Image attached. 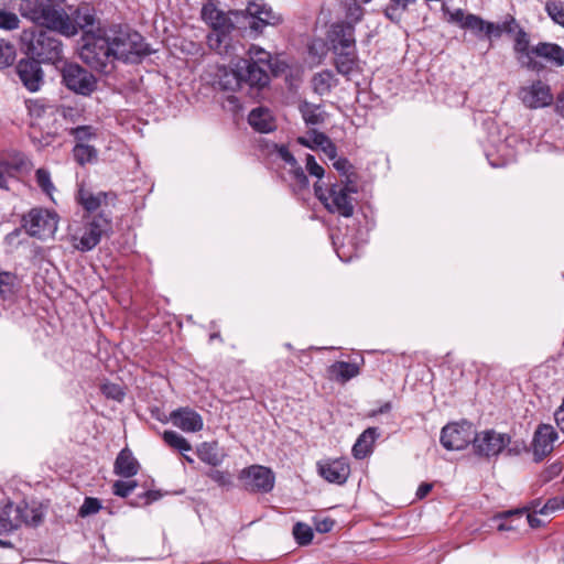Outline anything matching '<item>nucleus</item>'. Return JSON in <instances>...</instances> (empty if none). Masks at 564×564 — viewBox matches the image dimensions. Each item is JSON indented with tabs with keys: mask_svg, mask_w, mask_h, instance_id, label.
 Wrapping results in <instances>:
<instances>
[{
	"mask_svg": "<svg viewBox=\"0 0 564 564\" xmlns=\"http://www.w3.org/2000/svg\"><path fill=\"white\" fill-rule=\"evenodd\" d=\"M275 152L278 156L284 161L290 167H294L297 163L294 155L290 152L289 147L286 144H274Z\"/></svg>",
	"mask_w": 564,
	"mask_h": 564,
	"instance_id": "obj_60",
	"label": "nucleus"
},
{
	"mask_svg": "<svg viewBox=\"0 0 564 564\" xmlns=\"http://www.w3.org/2000/svg\"><path fill=\"white\" fill-rule=\"evenodd\" d=\"M545 12L550 19L564 28V2L561 0H549L545 3Z\"/></svg>",
	"mask_w": 564,
	"mask_h": 564,
	"instance_id": "obj_43",
	"label": "nucleus"
},
{
	"mask_svg": "<svg viewBox=\"0 0 564 564\" xmlns=\"http://www.w3.org/2000/svg\"><path fill=\"white\" fill-rule=\"evenodd\" d=\"M229 33L215 32L207 36V44L212 50H215L220 55L228 54V46L225 44Z\"/></svg>",
	"mask_w": 564,
	"mask_h": 564,
	"instance_id": "obj_49",
	"label": "nucleus"
},
{
	"mask_svg": "<svg viewBox=\"0 0 564 564\" xmlns=\"http://www.w3.org/2000/svg\"><path fill=\"white\" fill-rule=\"evenodd\" d=\"M364 17V8L356 2V0H352L346 4V18L349 20L348 22H351L354 25L361 21Z\"/></svg>",
	"mask_w": 564,
	"mask_h": 564,
	"instance_id": "obj_55",
	"label": "nucleus"
},
{
	"mask_svg": "<svg viewBox=\"0 0 564 564\" xmlns=\"http://www.w3.org/2000/svg\"><path fill=\"white\" fill-rule=\"evenodd\" d=\"M230 15L243 17L242 10H230L228 13L218 8V0H207L200 10L202 20L215 32L230 33L235 29Z\"/></svg>",
	"mask_w": 564,
	"mask_h": 564,
	"instance_id": "obj_14",
	"label": "nucleus"
},
{
	"mask_svg": "<svg viewBox=\"0 0 564 564\" xmlns=\"http://www.w3.org/2000/svg\"><path fill=\"white\" fill-rule=\"evenodd\" d=\"M272 74L278 77L280 73H221L218 86L224 91H242L250 98H257L261 90L269 86Z\"/></svg>",
	"mask_w": 564,
	"mask_h": 564,
	"instance_id": "obj_6",
	"label": "nucleus"
},
{
	"mask_svg": "<svg viewBox=\"0 0 564 564\" xmlns=\"http://www.w3.org/2000/svg\"><path fill=\"white\" fill-rule=\"evenodd\" d=\"M314 528L318 533H328L333 530L336 521L330 517H315L313 519Z\"/></svg>",
	"mask_w": 564,
	"mask_h": 564,
	"instance_id": "obj_58",
	"label": "nucleus"
},
{
	"mask_svg": "<svg viewBox=\"0 0 564 564\" xmlns=\"http://www.w3.org/2000/svg\"><path fill=\"white\" fill-rule=\"evenodd\" d=\"M11 163H12L11 167L15 172V174L29 170V166L31 165V162L29 161V159L23 153H20V152L15 153L11 158Z\"/></svg>",
	"mask_w": 564,
	"mask_h": 564,
	"instance_id": "obj_61",
	"label": "nucleus"
},
{
	"mask_svg": "<svg viewBox=\"0 0 564 564\" xmlns=\"http://www.w3.org/2000/svg\"><path fill=\"white\" fill-rule=\"evenodd\" d=\"M15 57V47L11 43L0 40V69L10 67Z\"/></svg>",
	"mask_w": 564,
	"mask_h": 564,
	"instance_id": "obj_48",
	"label": "nucleus"
},
{
	"mask_svg": "<svg viewBox=\"0 0 564 564\" xmlns=\"http://www.w3.org/2000/svg\"><path fill=\"white\" fill-rule=\"evenodd\" d=\"M22 58L15 70H42L41 64H52L57 70H84L79 65L63 62L62 42L48 31L36 26L24 29L20 35Z\"/></svg>",
	"mask_w": 564,
	"mask_h": 564,
	"instance_id": "obj_1",
	"label": "nucleus"
},
{
	"mask_svg": "<svg viewBox=\"0 0 564 564\" xmlns=\"http://www.w3.org/2000/svg\"><path fill=\"white\" fill-rule=\"evenodd\" d=\"M248 123L260 133H270L276 129L271 111L265 107H257L248 115Z\"/></svg>",
	"mask_w": 564,
	"mask_h": 564,
	"instance_id": "obj_25",
	"label": "nucleus"
},
{
	"mask_svg": "<svg viewBox=\"0 0 564 564\" xmlns=\"http://www.w3.org/2000/svg\"><path fill=\"white\" fill-rule=\"evenodd\" d=\"M20 19L19 17L11 11L0 10V30L3 31H13L19 29Z\"/></svg>",
	"mask_w": 564,
	"mask_h": 564,
	"instance_id": "obj_52",
	"label": "nucleus"
},
{
	"mask_svg": "<svg viewBox=\"0 0 564 564\" xmlns=\"http://www.w3.org/2000/svg\"><path fill=\"white\" fill-rule=\"evenodd\" d=\"M314 193L318 200L332 214H338L345 218L354 215V198L351 194L357 193V185L347 176L346 183L329 184L324 187L317 181L314 184Z\"/></svg>",
	"mask_w": 564,
	"mask_h": 564,
	"instance_id": "obj_5",
	"label": "nucleus"
},
{
	"mask_svg": "<svg viewBox=\"0 0 564 564\" xmlns=\"http://www.w3.org/2000/svg\"><path fill=\"white\" fill-rule=\"evenodd\" d=\"M475 432L473 424L466 420L448 423L442 429L440 441L448 451H460L473 445Z\"/></svg>",
	"mask_w": 564,
	"mask_h": 564,
	"instance_id": "obj_12",
	"label": "nucleus"
},
{
	"mask_svg": "<svg viewBox=\"0 0 564 564\" xmlns=\"http://www.w3.org/2000/svg\"><path fill=\"white\" fill-rule=\"evenodd\" d=\"M100 392L105 398L117 402H121L126 397L123 387L110 381H105L100 384Z\"/></svg>",
	"mask_w": 564,
	"mask_h": 564,
	"instance_id": "obj_45",
	"label": "nucleus"
},
{
	"mask_svg": "<svg viewBox=\"0 0 564 564\" xmlns=\"http://www.w3.org/2000/svg\"><path fill=\"white\" fill-rule=\"evenodd\" d=\"M172 424L184 432L195 433L203 429V417L189 406H181L170 414Z\"/></svg>",
	"mask_w": 564,
	"mask_h": 564,
	"instance_id": "obj_20",
	"label": "nucleus"
},
{
	"mask_svg": "<svg viewBox=\"0 0 564 564\" xmlns=\"http://www.w3.org/2000/svg\"><path fill=\"white\" fill-rule=\"evenodd\" d=\"M65 86L83 96H89L97 88L94 73H62Z\"/></svg>",
	"mask_w": 564,
	"mask_h": 564,
	"instance_id": "obj_22",
	"label": "nucleus"
},
{
	"mask_svg": "<svg viewBox=\"0 0 564 564\" xmlns=\"http://www.w3.org/2000/svg\"><path fill=\"white\" fill-rule=\"evenodd\" d=\"M18 505L8 501L3 507H0V534L9 533L19 529Z\"/></svg>",
	"mask_w": 564,
	"mask_h": 564,
	"instance_id": "obj_33",
	"label": "nucleus"
},
{
	"mask_svg": "<svg viewBox=\"0 0 564 564\" xmlns=\"http://www.w3.org/2000/svg\"><path fill=\"white\" fill-rule=\"evenodd\" d=\"M305 165H306V170L307 172L312 175V176H315L317 178H322L324 176V173H325V170L322 165H319L316 160H315V156L312 155V154H306V159H305Z\"/></svg>",
	"mask_w": 564,
	"mask_h": 564,
	"instance_id": "obj_59",
	"label": "nucleus"
},
{
	"mask_svg": "<svg viewBox=\"0 0 564 564\" xmlns=\"http://www.w3.org/2000/svg\"><path fill=\"white\" fill-rule=\"evenodd\" d=\"M540 499H534L530 502L529 506L517 508L513 510H508L505 512L499 513L496 518L500 521L497 529L499 531H511V530H518L519 524L516 523L517 521H522V518L525 513H534L539 514V511L541 506Z\"/></svg>",
	"mask_w": 564,
	"mask_h": 564,
	"instance_id": "obj_19",
	"label": "nucleus"
},
{
	"mask_svg": "<svg viewBox=\"0 0 564 564\" xmlns=\"http://www.w3.org/2000/svg\"><path fill=\"white\" fill-rule=\"evenodd\" d=\"M238 479L245 490L251 494H269L274 488L275 476L271 468L251 465L239 471Z\"/></svg>",
	"mask_w": 564,
	"mask_h": 564,
	"instance_id": "obj_9",
	"label": "nucleus"
},
{
	"mask_svg": "<svg viewBox=\"0 0 564 564\" xmlns=\"http://www.w3.org/2000/svg\"><path fill=\"white\" fill-rule=\"evenodd\" d=\"M289 174L292 178L290 187L295 195L308 189V177L306 176L303 167L299 163H296L294 167H290Z\"/></svg>",
	"mask_w": 564,
	"mask_h": 564,
	"instance_id": "obj_37",
	"label": "nucleus"
},
{
	"mask_svg": "<svg viewBox=\"0 0 564 564\" xmlns=\"http://www.w3.org/2000/svg\"><path fill=\"white\" fill-rule=\"evenodd\" d=\"M319 108L321 106L311 104L306 100H303L299 105V110L307 126H317L325 121V115L319 111Z\"/></svg>",
	"mask_w": 564,
	"mask_h": 564,
	"instance_id": "obj_35",
	"label": "nucleus"
},
{
	"mask_svg": "<svg viewBox=\"0 0 564 564\" xmlns=\"http://www.w3.org/2000/svg\"><path fill=\"white\" fill-rule=\"evenodd\" d=\"M337 79L334 73H315L312 78L314 91L318 95H325L336 85Z\"/></svg>",
	"mask_w": 564,
	"mask_h": 564,
	"instance_id": "obj_39",
	"label": "nucleus"
},
{
	"mask_svg": "<svg viewBox=\"0 0 564 564\" xmlns=\"http://www.w3.org/2000/svg\"><path fill=\"white\" fill-rule=\"evenodd\" d=\"M518 96L522 104L530 109L545 108L554 102V95L550 85L540 79L522 86Z\"/></svg>",
	"mask_w": 564,
	"mask_h": 564,
	"instance_id": "obj_16",
	"label": "nucleus"
},
{
	"mask_svg": "<svg viewBox=\"0 0 564 564\" xmlns=\"http://www.w3.org/2000/svg\"><path fill=\"white\" fill-rule=\"evenodd\" d=\"M556 438L557 433L552 425L540 424L533 437L535 452L541 451L543 454L550 453Z\"/></svg>",
	"mask_w": 564,
	"mask_h": 564,
	"instance_id": "obj_28",
	"label": "nucleus"
},
{
	"mask_svg": "<svg viewBox=\"0 0 564 564\" xmlns=\"http://www.w3.org/2000/svg\"><path fill=\"white\" fill-rule=\"evenodd\" d=\"M163 440L170 447L181 453L192 451L189 442L175 431H165L163 433Z\"/></svg>",
	"mask_w": 564,
	"mask_h": 564,
	"instance_id": "obj_41",
	"label": "nucleus"
},
{
	"mask_svg": "<svg viewBox=\"0 0 564 564\" xmlns=\"http://www.w3.org/2000/svg\"><path fill=\"white\" fill-rule=\"evenodd\" d=\"M101 509V502L98 498L86 497L83 505L78 510V516L82 518L97 513Z\"/></svg>",
	"mask_w": 564,
	"mask_h": 564,
	"instance_id": "obj_54",
	"label": "nucleus"
},
{
	"mask_svg": "<svg viewBox=\"0 0 564 564\" xmlns=\"http://www.w3.org/2000/svg\"><path fill=\"white\" fill-rule=\"evenodd\" d=\"M137 487L135 480H116L112 484V494L120 498H128Z\"/></svg>",
	"mask_w": 564,
	"mask_h": 564,
	"instance_id": "obj_51",
	"label": "nucleus"
},
{
	"mask_svg": "<svg viewBox=\"0 0 564 564\" xmlns=\"http://www.w3.org/2000/svg\"><path fill=\"white\" fill-rule=\"evenodd\" d=\"M140 470V463L129 447L122 448L115 460L113 473L122 478H131Z\"/></svg>",
	"mask_w": 564,
	"mask_h": 564,
	"instance_id": "obj_24",
	"label": "nucleus"
},
{
	"mask_svg": "<svg viewBox=\"0 0 564 564\" xmlns=\"http://www.w3.org/2000/svg\"><path fill=\"white\" fill-rule=\"evenodd\" d=\"M206 475L219 487L229 488L232 486L231 474L227 470L210 469Z\"/></svg>",
	"mask_w": 564,
	"mask_h": 564,
	"instance_id": "obj_53",
	"label": "nucleus"
},
{
	"mask_svg": "<svg viewBox=\"0 0 564 564\" xmlns=\"http://www.w3.org/2000/svg\"><path fill=\"white\" fill-rule=\"evenodd\" d=\"M163 497L160 490H145L131 499L128 503L131 507L140 508L149 506Z\"/></svg>",
	"mask_w": 564,
	"mask_h": 564,
	"instance_id": "obj_44",
	"label": "nucleus"
},
{
	"mask_svg": "<svg viewBox=\"0 0 564 564\" xmlns=\"http://www.w3.org/2000/svg\"><path fill=\"white\" fill-rule=\"evenodd\" d=\"M25 106L29 116L34 120L42 119L46 113H55V106L47 105L44 99H28Z\"/></svg>",
	"mask_w": 564,
	"mask_h": 564,
	"instance_id": "obj_38",
	"label": "nucleus"
},
{
	"mask_svg": "<svg viewBox=\"0 0 564 564\" xmlns=\"http://www.w3.org/2000/svg\"><path fill=\"white\" fill-rule=\"evenodd\" d=\"M247 58H238L230 70H285V66L260 46L251 45Z\"/></svg>",
	"mask_w": 564,
	"mask_h": 564,
	"instance_id": "obj_13",
	"label": "nucleus"
},
{
	"mask_svg": "<svg viewBox=\"0 0 564 564\" xmlns=\"http://www.w3.org/2000/svg\"><path fill=\"white\" fill-rule=\"evenodd\" d=\"M35 181L37 186L42 189L46 195H52L55 191V186L51 180V174L46 169H37L35 172Z\"/></svg>",
	"mask_w": 564,
	"mask_h": 564,
	"instance_id": "obj_50",
	"label": "nucleus"
},
{
	"mask_svg": "<svg viewBox=\"0 0 564 564\" xmlns=\"http://www.w3.org/2000/svg\"><path fill=\"white\" fill-rule=\"evenodd\" d=\"M293 536L299 545H308L314 538L313 529L304 522H296L293 527Z\"/></svg>",
	"mask_w": 564,
	"mask_h": 564,
	"instance_id": "obj_42",
	"label": "nucleus"
},
{
	"mask_svg": "<svg viewBox=\"0 0 564 564\" xmlns=\"http://www.w3.org/2000/svg\"><path fill=\"white\" fill-rule=\"evenodd\" d=\"M326 42L334 55L336 70L360 69L355 26L351 22L337 21L332 23L326 33Z\"/></svg>",
	"mask_w": 564,
	"mask_h": 564,
	"instance_id": "obj_4",
	"label": "nucleus"
},
{
	"mask_svg": "<svg viewBox=\"0 0 564 564\" xmlns=\"http://www.w3.org/2000/svg\"><path fill=\"white\" fill-rule=\"evenodd\" d=\"M42 26L65 36H74L79 30L84 31V34L96 32L99 21L96 9L87 2H82L70 10L69 14L65 10L52 6Z\"/></svg>",
	"mask_w": 564,
	"mask_h": 564,
	"instance_id": "obj_2",
	"label": "nucleus"
},
{
	"mask_svg": "<svg viewBox=\"0 0 564 564\" xmlns=\"http://www.w3.org/2000/svg\"><path fill=\"white\" fill-rule=\"evenodd\" d=\"M111 193L99 192L94 194L83 185L79 186L76 195L77 203L88 213L96 212Z\"/></svg>",
	"mask_w": 564,
	"mask_h": 564,
	"instance_id": "obj_29",
	"label": "nucleus"
},
{
	"mask_svg": "<svg viewBox=\"0 0 564 564\" xmlns=\"http://www.w3.org/2000/svg\"><path fill=\"white\" fill-rule=\"evenodd\" d=\"M18 514L19 528L22 524L28 527H37L43 522V512L37 507H30L26 501H21L18 503V510H15Z\"/></svg>",
	"mask_w": 564,
	"mask_h": 564,
	"instance_id": "obj_32",
	"label": "nucleus"
},
{
	"mask_svg": "<svg viewBox=\"0 0 564 564\" xmlns=\"http://www.w3.org/2000/svg\"><path fill=\"white\" fill-rule=\"evenodd\" d=\"M317 471L327 482L344 485L350 475V465L346 458H328L317 463Z\"/></svg>",
	"mask_w": 564,
	"mask_h": 564,
	"instance_id": "obj_18",
	"label": "nucleus"
},
{
	"mask_svg": "<svg viewBox=\"0 0 564 564\" xmlns=\"http://www.w3.org/2000/svg\"><path fill=\"white\" fill-rule=\"evenodd\" d=\"M23 86L31 93L37 91L44 84V73H17Z\"/></svg>",
	"mask_w": 564,
	"mask_h": 564,
	"instance_id": "obj_46",
	"label": "nucleus"
},
{
	"mask_svg": "<svg viewBox=\"0 0 564 564\" xmlns=\"http://www.w3.org/2000/svg\"><path fill=\"white\" fill-rule=\"evenodd\" d=\"M498 29H495L492 35L500 36L501 32H506L508 34H514L518 31V28H521L513 17H510L509 20L505 21L502 25H497Z\"/></svg>",
	"mask_w": 564,
	"mask_h": 564,
	"instance_id": "obj_62",
	"label": "nucleus"
},
{
	"mask_svg": "<svg viewBox=\"0 0 564 564\" xmlns=\"http://www.w3.org/2000/svg\"><path fill=\"white\" fill-rule=\"evenodd\" d=\"M21 226L29 236L40 238L56 230L57 215L46 208L35 207L22 216Z\"/></svg>",
	"mask_w": 564,
	"mask_h": 564,
	"instance_id": "obj_11",
	"label": "nucleus"
},
{
	"mask_svg": "<svg viewBox=\"0 0 564 564\" xmlns=\"http://www.w3.org/2000/svg\"><path fill=\"white\" fill-rule=\"evenodd\" d=\"M247 14L251 18L249 26L257 33H262L263 29L268 25L275 26L282 23L283 19L279 13H275L271 6L264 0L249 1L243 15Z\"/></svg>",
	"mask_w": 564,
	"mask_h": 564,
	"instance_id": "obj_15",
	"label": "nucleus"
},
{
	"mask_svg": "<svg viewBox=\"0 0 564 564\" xmlns=\"http://www.w3.org/2000/svg\"><path fill=\"white\" fill-rule=\"evenodd\" d=\"M197 456L198 458L213 466L217 467L221 465L226 457V453L224 448H221L218 442H204L197 447Z\"/></svg>",
	"mask_w": 564,
	"mask_h": 564,
	"instance_id": "obj_26",
	"label": "nucleus"
},
{
	"mask_svg": "<svg viewBox=\"0 0 564 564\" xmlns=\"http://www.w3.org/2000/svg\"><path fill=\"white\" fill-rule=\"evenodd\" d=\"M58 112L65 120L70 122H77L80 117L82 112L77 108L69 107V106H62V107H55V113Z\"/></svg>",
	"mask_w": 564,
	"mask_h": 564,
	"instance_id": "obj_57",
	"label": "nucleus"
},
{
	"mask_svg": "<svg viewBox=\"0 0 564 564\" xmlns=\"http://www.w3.org/2000/svg\"><path fill=\"white\" fill-rule=\"evenodd\" d=\"M68 134L75 139L76 143H86V141L97 138V129L93 126H78L70 128Z\"/></svg>",
	"mask_w": 564,
	"mask_h": 564,
	"instance_id": "obj_47",
	"label": "nucleus"
},
{
	"mask_svg": "<svg viewBox=\"0 0 564 564\" xmlns=\"http://www.w3.org/2000/svg\"><path fill=\"white\" fill-rule=\"evenodd\" d=\"M364 364L365 358L361 355L355 358L351 362L335 361L327 369L328 377L344 384L360 373V368Z\"/></svg>",
	"mask_w": 564,
	"mask_h": 564,
	"instance_id": "obj_21",
	"label": "nucleus"
},
{
	"mask_svg": "<svg viewBox=\"0 0 564 564\" xmlns=\"http://www.w3.org/2000/svg\"><path fill=\"white\" fill-rule=\"evenodd\" d=\"M532 54L533 64L532 67H528L529 69L539 70L542 68L540 61H543L556 68L564 66V48L557 43L539 42L534 45Z\"/></svg>",
	"mask_w": 564,
	"mask_h": 564,
	"instance_id": "obj_17",
	"label": "nucleus"
},
{
	"mask_svg": "<svg viewBox=\"0 0 564 564\" xmlns=\"http://www.w3.org/2000/svg\"><path fill=\"white\" fill-rule=\"evenodd\" d=\"M464 24L462 29L471 30L476 33H485L490 36L494 34L495 29H498L496 24L490 22H485L481 18L475 14H467L466 19H464Z\"/></svg>",
	"mask_w": 564,
	"mask_h": 564,
	"instance_id": "obj_36",
	"label": "nucleus"
},
{
	"mask_svg": "<svg viewBox=\"0 0 564 564\" xmlns=\"http://www.w3.org/2000/svg\"><path fill=\"white\" fill-rule=\"evenodd\" d=\"M534 45L530 44V35L523 28H518L513 37V53L522 67H532Z\"/></svg>",
	"mask_w": 564,
	"mask_h": 564,
	"instance_id": "obj_23",
	"label": "nucleus"
},
{
	"mask_svg": "<svg viewBox=\"0 0 564 564\" xmlns=\"http://www.w3.org/2000/svg\"><path fill=\"white\" fill-rule=\"evenodd\" d=\"M562 469H563V466L561 463L551 464L543 470V473L541 475L542 481L547 482V481L552 480L553 478H555L556 476H558L561 474Z\"/></svg>",
	"mask_w": 564,
	"mask_h": 564,
	"instance_id": "obj_64",
	"label": "nucleus"
},
{
	"mask_svg": "<svg viewBox=\"0 0 564 564\" xmlns=\"http://www.w3.org/2000/svg\"><path fill=\"white\" fill-rule=\"evenodd\" d=\"M83 42L79 56L91 70H102L113 61L105 28L98 26L96 32H86Z\"/></svg>",
	"mask_w": 564,
	"mask_h": 564,
	"instance_id": "obj_7",
	"label": "nucleus"
},
{
	"mask_svg": "<svg viewBox=\"0 0 564 564\" xmlns=\"http://www.w3.org/2000/svg\"><path fill=\"white\" fill-rule=\"evenodd\" d=\"M75 162L85 166L98 161V150L94 145L87 143H76L72 150Z\"/></svg>",
	"mask_w": 564,
	"mask_h": 564,
	"instance_id": "obj_34",
	"label": "nucleus"
},
{
	"mask_svg": "<svg viewBox=\"0 0 564 564\" xmlns=\"http://www.w3.org/2000/svg\"><path fill=\"white\" fill-rule=\"evenodd\" d=\"M111 230V219L101 212L86 223L79 231L72 235L70 241L76 250L87 252L93 250L100 242L101 237Z\"/></svg>",
	"mask_w": 564,
	"mask_h": 564,
	"instance_id": "obj_8",
	"label": "nucleus"
},
{
	"mask_svg": "<svg viewBox=\"0 0 564 564\" xmlns=\"http://www.w3.org/2000/svg\"><path fill=\"white\" fill-rule=\"evenodd\" d=\"M20 288L19 276L14 272L0 271V299L12 302Z\"/></svg>",
	"mask_w": 564,
	"mask_h": 564,
	"instance_id": "obj_30",
	"label": "nucleus"
},
{
	"mask_svg": "<svg viewBox=\"0 0 564 564\" xmlns=\"http://www.w3.org/2000/svg\"><path fill=\"white\" fill-rule=\"evenodd\" d=\"M329 47L326 40L313 39L306 45L305 62L310 67L318 66L326 57Z\"/></svg>",
	"mask_w": 564,
	"mask_h": 564,
	"instance_id": "obj_31",
	"label": "nucleus"
},
{
	"mask_svg": "<svg viewBox=\"0 0 564 564\" xmlns=\"http://www.w3.org/2000/svg\"><path fill=\"white\" fill-rule=\"evenodd\" d=\"M444 13L447 14V21L449 23L457 24L458 26H463L464 19H466L467 14L462 9H456L454 11H449L448 9L443 8Z\"/></svg>",
	"mask_w": 564,
	"mask_h": 564,
	"instance_id": "obj_63",
	"label": "nucleus"
},
{
	"mask_svg": "<svg viewBox=\"0 0 564 564\" xmlns=\"http://www.w3.org/2000/svg\"><path fill=\"white\" fill-rule=\"evenodd\" d=\"M113 61L138 64L155 51L144 42L143 36L128 25L115 24L105 29Z\"/></svg>",
	"mask_w": 564,
	"mask_h": 564,
	"instance_id": "obj_3",
	"label": "nucleus"
},
{
	"mask_svg": "<svg viewBox=\"0 0 564 564\" xmlns=\"http://www.w3.org/2000/svg\"><path fill=\"white\" fill-rule=\"evenodd\" d=\"M564 509V498L553 497L549 499L539 511V514L545 516L557 510Z\"/></svg>",
	"mask_w": 564,
	"mask_h": 564,
	"instance_id": "obj_56",
	"label": "nucleus"
},
{
	"mask_svg": "<svg viewBox=\"0 0 564 564\" xmlns=\"http://www.w3.org/2000/svg\"><path fill=\"white\" fill-rule=\"evenodd\" d=\"M328 138L329 137L324 132H321L316 129H312L308 131V138L299 137L297 143L311 150H317L322 148V145L327 141Z\"/></svg>",
	"mask_w": 564,
	"mask_h": 564,
	"instance_id": "obj_40",
	"label": "nucleus"
},
{
	"mask_svg": "<svg viewBox=\"0 0 564 564\" xmlns=\"http://www.w3.org/2000/svg\"><path fill=\"white\" fill-rule=\"evenodd\" d=\"M379 436L377 427L366 429L357 438L352 446V455L357 459H364L372 453L373 443Z\"/></svg>",
	"mask_w": 564,
	"mask_h": 564,
	"instance_id": "obj_27",
	"label": "nucleus"
},
{
	"mask_svg": "<svg viewBox=\"0 0 564 564\" xmlns=\"http://www.w3.org/2000/svg\"><path fill=\"white\" fill-rule=\"evenodd\" d=\"M511 442V436L495 430L475 432L473 441L474 454L481 458L498 456Z\"/></svg>",
	"mask_w": 564,
	"mask_h": 564,
	"instance_id": "obj_10",
	"label": "nucleus"
}]
</instances>
